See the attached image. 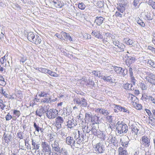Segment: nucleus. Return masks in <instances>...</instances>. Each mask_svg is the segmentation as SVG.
I'll use <instances>...</instances> for the list:
<instances>
[{
  "instance_id": "obj_1",
  "label": "nucleus",
  "mask_w": 155,
  "mask_h": 155,
  "mask_svg": "<svg viewBox=\"0 0 155 155\" xmlns=\"http://www.w3.org/2000/svg\"><path fill=\"white\" fill-rule=\"evenodd\" d=\"M116 127L118 130V133L120 134L126 133L128 130L127 125L122 122H118L116 124Z\"/></svg>"
},
{
  "instance_id": "obj_2",
  "label": "nucleus",
  "mask_w": 155,
  "mask_h": 155,
  "mask_svg": "<svg viewBox=\"0 0 155 155\" xmlns=\"http://www.w3.org/2000/svg\"><path fill=\"white\" fill-rule=\"evenodd\" d=\"M41 146L43 152L45 153V155L46 154H51V149L48 143L45 141L42 142Z\"/></svg>"
},
{
  "instance_id": "obj_3",
  "label": "nucleus",
  "mask_w": 155,
  "mask_h": 155,
  "mask_svg": "<svg viewBox=\"0 0 155 155\" xmlns=\"http://www.w3.org/2000/svg\"><path fill=\"white\" fill-rule=\"evenodd\" d=\"M58 113V110L56 109H50L47 111V116L49 119H54L57 116Z\"/></svg>"
},
{
  "instance_id": "obj_4",
  "label": "nucleus",
  "mask_w": 155,
  "mask_h": 155,
  "mask_svg": "<svg viewBox=\"0 0 155 155\" xmlns=\"http://www.w3.org/2000/svg\"><path fill=\"white\" fill-rule=\"evenodd\" d=\"M95 150L98 153H101L104 151V146L101 143H99L94 145Z\"/></svg>"
},
{
  "instance_id": "obj_5",
  "label": "nucleus",
  "mask_w": 155,
  "mask_h": 155,
  "mask_svg": "<svg viewBox=\"0 0 155 155\" xmlns=\"http://www.w3.org/2000/svg\"><path fill=\"white\" fill-rule=\"evenodd\" d=\"M141 143L146 147H149L150 145V139L147 136H143L141 139Z\"/></svg>"
},
{
  "instance_id": "obj_6",
  "label": "nucleus",
  "mask_w": 155,
  "mask_h": 155,
  "mask_svg": "<svg viewBox=\"0 0 155 155\" xmlns=\"http://www.w3.org/2000/svg\"><path fill=\"white\" fill-rule=\"evenodd\" d=\"M66 142L67 144L71 145L72 147H76L77 144V143H75L73 138L70 136L66 137Z\"/></svg>"
},
{
  "instance_id": "obj_7",
  "label": "nucleus",
  "mask_w": 155,
  "mask_h": 155,
  "mask_svg": "<svg viewBox=\"0 0 155 155\" xmlns=\"http://www.w3.org/2000/svg\"><path fill=\"white\" fill-rule=\"evenodd\" d=\"M55 126L57 129H60L61 127V124L64 122V119L62 117H58L56 119Z\"/></svg>"
},
{
  "instance_id": "obj_8",
  "label": "nucleus",
  "mask_w": 155,
  "mask_h": 155,
  "mask_svg": "<svg viewBox=\"0 0 155 155\" xmlns=\"http://www.w3.org/2000/svg\"><path fill=\"white\" fill-rule=\"evenodd\" d=\"M114 70L115 72L121 75H126V73L127 72L126 70L123 69L121 67H115L114 68Z\"/></svg>"
},
{
  "instance_id": "obj_9",
  "label": "nucleus",
  "mask_w": 155,
  "mask_h": 155,
  "mask_svg": "<svg viewBox=\"0 0 155 155\" xmlns=\"http://www.w3.org/2000/svg\"><path fill=\"white\" fill-rule=\"evenodd\" d=\"M102 78L105 81L110 83H115L116 81L115 79L113 77H111L110 76L107 75L103 76Z\"/></svg>"
},
{
  "instance_id": "obj_10",
  "label": "nucleus",
  "mask_w": 155,
  "mask_h": 155,
  "mask_svg": "<svg viewBox=\"0 0 155 155\" xmlns=\"http://www.w3.org/2000/svg\"><path fill=\"white\" fill-rule=\"evenodd\" d=\"M53 150L56 152H58L60 150L59 147V144L57 140H55L54 143L51 144Z\"/></svg>"
},
{
  "instance_id": "obj_11",
  "label": "nucleus",
  "mask_w": 155,
  "mask_h": 155,
  "mask_svg": "<svg viewBox=\"0 0 155 155\" xmlns=\"http://www.w3.org/2000/svg\"><path fill=\"white\" fill-rule=\"evenodd\" d=\"M96 111L98 112L100 114H102L105 116H106L109 114L108 111L104 108H98L96 109Z\"/></svg>"
},
{
  "instance_id": "obj_12",
  "label": "nucleus",
  "mask_w": 155,
  "mask_h": 155,
  "mask_svg": "<svg viewBox=\"0 0 155 155\" xmlns=\"http://www.w3.org/2000/svg\"><path fill=\"white\" fill-rule=\"evenodd\" d=\"M128 97L129 100L131 101V102L133 104L137 101V97L134 95L131 94H128Z\"/></svg>"
},
{
  "instance_id": "obj_13",
  "label": "nucleus",
  "mask_w": 155,
  "mask_h": 155,
  "mask_svg": "<svg viewBox=\"0 0 155 155\" xmlns=\"http://www.w3.org/2000/svg\"><path fill=\"white\" fill-rule=\"evenodd\" d=\"M46 110H45L43 107L37 110L36 112L37 115L41 117L43 114L46 112Z\"/></svg>"
},
{
  "instance_id": "obj_14",
  "label": "nucleus",
  "mask_w": 155,
  "mask_h": 155,
  "mask_svg": "<svg viewBox=\"0 0 155 155\" xmlns=\"http://www.w3.org/2000/svg\"><path fill=\"white\" fill-rule=\"evenodd\" d=\"M104 18L101 16L96 17L95 20V22L96 24L99 25H100L103 23Z\"/></svg>"
},
{
  "instance_id": "obj_15",
  "label": "nucleus",
  "mask_w": 155,
  "mask_h": 155,
  "mask_svg": "<svg viewBox=\"0 0 155 155\" xmlns=\"http://www.w3.org/2000/svg\"><path fill=\"white\" fill-rule=\"evenodd\" d=\"M32 144L33 145V149L37 150L39 149L40 147V144L39 142H36L33 139H31Z\"/></svg>"
},
{
  "instance_id": "obj_16",
  "label": "nucleus",
  "mask_w": 155,
  "mask_h": 155,
  "mask_svg": "<svg viewBox=\"0 0 155 155\" xmlns=\"http://www.w3.org/2000/svg\"><path fill=\"white\" fill-rule=\"evenodd\" d=\"M123 87L126 90L132 91L134 90V87H133L132 84L127 83L124 85Z\"/></svg>"
},
{
  "instance_id": "obj_17",
  "label": "nucleus",
  "mask_w": 155,
  "mask_h": 155,
  "mask_svg": "<svg viewBox=\"0 0 155 155\" xmlns=\"http://www.w3.org/2000/svg\"><path fill=\"white\" fill-rule=\"evenodd\" d=\"M126 4L125 3H121L120 4V5L118 6L117 8L118 10L121 12L123 13L125 10Z\"/></svg>"
},
{
  "instance_id": "obj_18",
  "label": "nucleus",
  "mask_w": 155,
  "mask_h": 155,
  "mask_svg": "<svg viewBox=\"0 0 155 155\" xmlns=\"http://www.w3.org/2000/svg\"><path fill=\"white\" fill-rule=\"evenodd\" d=\"M118 155H127L125 149L124 148L120 147L118 149Z\"/></svg>"
},
{
  "instance_id": "obj_19",
  "label": "nucleus",
  "mask_w": 155,
  "mask_h": 155,
  "mask_svg": "<svg viewBox=\"0 0 155 155\" xmlns=\"http://www.w3.org/2000/svg\"><path fill=\"white\" fill-rule=\"evenodd\" d=\"M68 127L70 128L74 127L76 125V121H74L73 120L68 121Z\"/></svg>"
},
{
  "instance_id": "obj_20",
  "label": "nucleus",
  "mask_w": 155,
  "mask_h": 155,
  "mask_svg": "<svg viewBox=\"0 0 155 155\" xmlns=\"http://www.w3.org/2000/svg\"><path fill=\"white\" fill-rule=\"evenodd\" d=\"M151 77H146L145 79L147 81L149 82L151 84H155V78H151Z\"/></svg>"
},
{
  "instance_id": "obj_21",
  "label": "nucleus",
  "mask_w": 155,
  "mask_h": 155,
  "mask_svg": "<svg viewBox=\"0 0 155 155\" xmlns=\"http://www.w3.org/2000/svg\"><path fill=\"white\" fill-rule=\"evenodd\" d=\"M51 97H45L41 100V102L44 103H49L51 102Z\"/></svg>"
},
{
  "instance_id": "obj_22",
  "label": "nucleus",
  "mask_w": 155,
  "mask_h": 155,
  "mask_svg": "<svg viewBox=\"0 0 155 155\" xmlns=\"http://www.w3.org/2000/svg\"><path fill=\"white\" fill-rule=\"evenodd\" d=\"M4 137L6 143H8L10 141H11V137L10 135H8L5 133L4 135Z\"/></svg>"
},
{
  "instance_id": "obj_23",
  "label": "nucleus",
  "mask_w": 155,
  "mask_h": 155,
  "mask_svg": "<svg viewBox=\"0 0 155 155\" xmlns=\"http://www.w3.org/2000/svg\"><path fill=\"white\" fill-rule=\"evenodd\" d=\"M79 104L82 107H86L87 105V101L84 98H81Z\"/></svg>"
},
{
  "instance_id": "obj_24",
  "label": "nucleus",
  "mask_w": 155,
  "mask_h": 155,
  "mask_svg": "<svg viewBox=\"0 0 155 155\" xmlns=\"http://www.w3.org/2000/svg\"><path fill=\"white\" fill-rule=\"evenodd\" d=\"M91 34L92 35L94 36L96 38H101V35L98 31H94L92 32Z\"/></svg>"
},
{
  "instance_id": "obj_25",
  "label": "nucleus",
  "mask_w": 155,
  "mask_h": 155,
  "mask_svg": "<svg viewBox=\"0 0 155 155\" xmlns=\"http://www.w3.org/2000/svg\"><path fill=\"white\" fill-rule=\"evenodd\" d=\"M108 142L109 143L115 144L117 142V141L116 140L115 137H109V138L108 140Z\"/></svg>"
},
{
  "instance_id": "obj_26",
  "label": "nucleus",
  "mask_w": 155,
  "mask_h": 155,
  "mask_svg": "<svg viewBox=\"0 0 155 155\" xmlns=\"http://www.w3.org/2000/svg\"><path fill=\"white\" fill-rule=\"evenodd\" d=\"M114 110L115 112H117L118 111H121V106L116 104L114 105Z\"/></svg>"
},
{
  "instance_id": "obj_27",
  "label": "nucleus",
  "mask_w": 155,
  "mask_h": 155,
  "mask_svg": "<svg viewBox=\"0 0 155 155\" xmlns=\"http://www.w3.org/2000/svg\"><path fill=\"white\" fill-rule=\"evenodd\" d=\"M136 60V58L134 57H129L127 60L126 61L128 62L129 64L134 63Z\"/></svg>"
},
{
  "instance_id": "obj_28",
  "label": "nucleus",
  "mask_w": 155,
  "mask_h": 155,
  "mask_svg": "<svg viewBox=\"0 0 155 155\" xmlns=\"http://www.w3.org/2000/svg\"><path fill=\"white\" fill-rule=\"evenodd\" d=\"M137 137V135L135 134V133H134L131 131L129 136L128 138L130 139V140H134Z\"/></svg>"
},
{
  "instance_id": "obj_29",
  "label": "nucleus",
  "mask_w": 155,
  "mask_h": 155,
  "mask_svg": "<svg viewBox=\"0 0 155 155\" xmlns=\"http://www.w3.org/2000/svg\"><path fill=\"white\" fill-rule=\"evenodd\" d=\"M47 73L51 76L54 77H58V75L54 72L50 70L48 71Z\"/></svg>"
},
{
  "instance_id": "obj_30",
  "label": "nucleus",
  "mask_w": 155,
  "mask_h": 155,
  "mask_svg": "<svg viewBox=\"0 0 155 155\" xmlns=\"http://www.w3.org/2000/svg\"><path fill=\"white\" fill-rule=\"evenodd\" d=\"M114 38V36L113 35L108 33H106L104 35V38H105L106 39H110L111 38V39H113Z\"/></svg>"
},
{
  "instance_id": "obj_31",
  "label": "nucleus",
  "mask_w": 155,
  "mask_h": 155,
  "mask_svg": "<svg viewBox=\"0 0 155 155\" xmlns=\"http://www.w3.org/2000/svg\"><path fill=\"white\" fill-rule=\"evenodd\" d=\"M6 84L4 78L2 76H0V84L4 86Z\"/></svg>"
},
{
  "instance_id": "obj_32",
  "label": "nucleus",
  "mask_w": 155,
  "mask_h": 155,
  "mask_svg": "<svg viewBox=\"0 0 155 155\" xmlns=\"http://www.w3.org/2000/svg\"><path fill=\"white\" fill-rule=\"evenodd\" d=\"M131 128L132 132L134 133H135V134L137 136L138 131H139V130L138 129L137 127L136 126H133Z\"/></svg>"
},
{
  "instance_id": "obj_33",
  "label": "nucleus",
  "mask_w": 155,
  "mask_h": 155,
  "mask_svg": "<svg viewBox=\"0 0 155 155\" xmlns=\"http://www.w3.org/2000/svg\"><path fill=\"white\" fill-rule=\"evenodd\" d=\"M145 98L146 99H149V100L151 101L153 103L155 104V98L153 97L152 96H146V97Z\"/></svg>"
},
{
  "instance_id": "obj_34",
  "label": "nucleus",
  "mask_w": 155,
  "mask_h": 155,
  "mask_svg": "<svg viewBox=\"0 0 155 155\" xmlns=\"http://www.w3.org/2000/svg\"><path fill=\"white\" fill-rule=\"evenodd\" d=\"M132 104H133L134 107L137 110H140L142 108L141 105L137 104V102Z\"/></svg>"
},
{
  "instance_id": "obj_35",
  "label": "nucleus",
  "mask_w": 155,
  "mask_h": 155,
  "mask_svg": "<svg viewBox=\"0 0 155 155\" xmlns=\"http://www.w3.org/2000/svg\"><path fill=\"white\" fill-rule=\"evenodd\" d=\"M34 126L35 129V130L38 132H39L40 130L41 131L42 129L39 127L35 122H34Z\"/></svg>"
},
{
  "instance_id": "obj_36",
  "label": "nucleus",
  "mask_w": 155,
  "mask_h": 155,
  "mask_svg": "<svg viewBox=\"0 0 155 155\" xmlns=\"http://www.w3.org/2000/svg\"><path fill=\"white\" fill-rule=\"evenodd\" d=\"M93 133L95 135H97V137L100 138H103L105 136L103 133L101 132H100V134H99L98 135L97 133L96 132H94V131Z\"/></svg>"
},
{
  "instance_id": "obj_37",
  "label": "nucleus",
  "mask_w": 155,
  "mask_h": 155,
  "mask_svg": "<svg viewBox=\"0 0 155 155\" xmlns=\"http://www.w3.org/2000/svg\"><path fill=\"white\" fill-rule=\"evenodd\" d=\"M113 42V44L114 45L117 46L119 48L120 47V44L119 41H118V39H114Z\"/></svg>"
},
{
  "instance_id": "obj_38",
  "label": "nucleus",
  "mask_w": 155,
  "mask_h": 155,
  "mask_svg": "<svg viewBox=\"0 0 155 155\" xmlns=\"http://www.w3.org/2000/svg\"><path fill=\"white\" fill-rule=\"evenodd\" d=\"M47 94H48L45 93V92L44 91H41L40 93L38 94V96L40 97H46Z\"/></svg>"
},
{
  "instance_id": "obj_39",
  "label": "nucleus",
  "mask_w": 155,
  "mask_h": 155,
  "mask_svg": "<svg viewBox=\"0 0 155 155\" xmlns=\"http://www.w3.org/2000/svg\"><path fill=\"white\" fill-rule=\"evenodd\" d=\"M140 86L142 90H146L147 88V86L145 83H141Z\"/></svg>"
},
{
  "instance_id": "obj_40",
  "label": "nucleus",
  "mask_w": 155,
  "mask_h": 155,
  "mask_svg": "<svg viewBox=\"0 0 155 155\" xmlns=\"http://www.w3.org/2000/svg\"><path fill=\"white\" fill-rule=\"evenodd\" d=\"M146 19L148 20H151L153 19V17L152 16V15L151 14L147 13L145 15Z\"/></svg>"
},
{
  "instance_id": "obj_41",
  "label": "nucleus",
  "mask_w": 155,
  "mask_h": 155,
  "mask_svg": "<svg viewBox=\"0 0 155 155\" xmlns=\"http://www.w3.org/2000/svg\"><path fill=\"white\" fill-rule=\"evenodd\" d=\"M85 5L83 3H79L78 5V8L81 10L84 9L85 8Z\"/></svg>"
},
{
  "instance_id": "obj_42",
  "label": "nucleus",
  "mask_w": 155,
  "mask_h": 155,
  "mask_svg": "<svg viewBox=\"0 0 155 155\" xmlns=\"http://www.w3.org/2000/svg\"><path fill=\"white\" fill-rule=\"evenodd\" d=\"M62 35L64 36V38L65 39H71V37L68 34L65 32L63 33Z\"/></svg>"
},
{
  "instance_id": "obj_43",
  "label": "nucleus",
  "mask_w": 155,
  "mask_h": 155,
  "mask_svg": "<svg viewBox=\"0 0 155 155\" xmlns=\"http://www.w3.org/2000/svg\"><path fill=\"white\" fill-rule=\"evenodd\" d=\"M35 35L33 33H30L28 34V39H34Z\"/></svg>"
},
{
  "instance_id": "obj_44",
  "label": "nucleus",
  "mask_w": 155,
  "mask_h": 155,
  "mask_svg": "<svg viewBox=\"0 0 155 155\" xmlns=\"http://www.w3.org/2000/svg\"><path fill=\"white\" fill-rule=\"evenodd\" d=\"M149 3L153 8L155 9V2L152 0H149Z\"/></svg>"
},
{
  "instance_id": "obj_45",
  "label": "nucleus",
  "mask_w": 155,
  "mask_h": 155,
  "mask_svg": "<svg viewBox=\"0 0 155 155\" xmlns=\"http://www.w3.org/2000/svg\"><path fill=\"white\" fill-rule=\"evenodd\" d=\"M106 120L109 123H110L112 122V116H107L106 117Z\"/></svg>"
},
{
  "instance_id": "obj_46",
  "label": "nucleus",
  "mask_w": 155,
  "mask_h": 155,
  "mask_svg": "<svg viewBox=\"0 0 155 155\" xmlns=\"http://www.w3.org/2000/svg\"><path fill=\"white\" fill-rule=\"evenodd\" d=\"M125 42L127 45H132L133 43V41L132 39H126Z\"/></svg>"
},
{
  "instance_id": "obj_47",
  "label": "nucleus",
  "mask_w": 155,
  "mask_h": 155,
  "mask_svg": "<svg viewBox=\"0 0 155 155\" xmlns=\"http://www.w3.org/2000/svg\"><path fill=\"white\" fill-rule=\"evenodd\" d=\"M12 117L11 115L9 113H8L5 117V119L6 120L8 121L10 120Z\"/></svg>"
},
{
  "instance_id": "obj_48",
  "label": "nucleus",
  "mask_w": 155,
  "mask_h": 155,
  "mask_svg": "<svg viewBox=\"0 0 155 155\" xmlns=\"http://www.w3.org/2000/svg\"><path fill=\"white\" fill-rule=\"evenodd\" d=\"M78 139L80 140L81 141H83L84 140V138L83 137V135H80L79 134L80 131H78Z\"/></svg>"
},
{
  "instance_id": "obj_49",
  "label": "nucleus",
  "mask_w": 155,
  "mask_h": 155,
  "mask_svg": "<svg viewBox=\"0 0 155 155\" xmlns=\"http://www.w3.org/2000/svg\"><path fill=\"white\" fill-rule=\"evenodd\" d=\"M48 70L46 68H41L40 69V72L43 73H47L48 71Z\"/></svg>"
},
{
  "instance_id": "obj_50",
  "label": "nucleus",
  "mask_w": 155,
  "mask_h": 155,
  "mask_svg": "<svg viewBox=\"0 0 155 155\" xmlns=\"http://www.w3.org/2000/svg\"><path fill=\"white\" fill-rule=\"evenodd\" d=\"M146 74L147 76V77H151V78H155V76L151 73L150 72H146Z\"/></svg>"
},
{
  "instance_id": "obj_51",
  "label": "nucleus",
  "mask_w": 155,
  "mask_h": 155,
  "mask_svg": "<svg viewBox=\"0 0 155 155\" xmlns=\"http://www.w3.org/2000/svg\"><path fill=\"white\" fill-rule=\"evenodd\" d=\"M137 23L141 25L142 27H144L145 24L142 21L139 19L137 21Z\"/></svg>"
},
{
  "instance_id": "obj_52",
  "label": "nucleus",
  "mask_w": 155,
  "mask_h": 155,
  "mask_svg": "<svg viewBox=\"0 0 155 155\" xmlns=\"http://www.w3.org/2000/svg\"><path fill=\"white\" fill-rule=\"evenodd\" d=\"M148 62L153 67L155 68V63L152 60H150L148 61Z\"/></svg>"
},
{
  "instance_id": "obj_53",
  "label": "nucleus",
  "mask_w": 155,
  "mask_h": 155,
  "mask_svg": "<svg viewBox=\"0 0 155 155\" xmlns=\"http://www.w3.org/2000/svg\"><path fill=\"white\" fill-rule=\"evenodd\" d=\"M22 134H23L21 131H19L18 132L17 134L18 137L20 139H23V137L22 135Z\"/></svg>"
},
{
  "instance_id": "obj_54",
  "label": "nucleus",
  "mask_w": 155,
  "mask_h": 155,
  "mask_svg": "<svg viewBox=\"0 0 155 155\" xmlns=\"http://www.w3.org/2000/svg\"><path fill=\"white\" fill-rule=\"evenodd\" d=\"M149 123L151 124H153V123H154V121L155 119L154 118H153L152 117H149Z\"/></svg>"
},
{
  "instance_id": "obj_55",
  "label": "nucleus",
  "mask_w": 155,
  "mask_h": 155,
  "mask_svg": "<svg viewBox=\"0 0 155 155\" xmlns=\"http://www.w3.org/2000/svg\"><path fill=\"white\" fill-rule=\"evenodd\" d=\"M148 49L151 51L153 53L155 54V48L151 46H148Z\"/></svg>"
},
{
  "instance_id": "obj_56",
  "label": "nucleus",
  "mask_w": 155,
  "mask_h": 155,
  "mask_svg": "<svg viewBox=\"0 0 155 155\" xmlns=\"http://www.w3.org/2000/svg\"><path fill=\"white\" fill-rule=\"evenodd\" d=\"M130 77L131 78V82L134 85H135L136 81V80H135L134 77L133 76V75L132 76H130Z\"/></svg>"
},
{
  "instance_id": "obj_57",
  "label": "nucleus",
  "mask_w": 155,
  "mask_h": 155,
  "mask_svg": "<svg viewBox=\"0 0 155 155\" xmlns=\"http://www.w3.org/2000/svg\"><path fill=\"white\" fill-rule=\"evenodd\" d=\"M120 111H123L124 112H127L129 113V111L127 108H125L124 107H122Z\"/></svg>"
},
{
  "instance_id": "obj_58",
  "label": "nucleus",
  "mask_w": 155,
  "mask_h": 155,
  "mask_svg": "<svg viewBox=\"0 0 155 155\" xmlns=\"http://www.w3.org/2000/svg\"><path fill=\"white\" fill-rule=\"evenodd\" d=\"M14 114L18 117H19L20 115V112L19 110H15Z\"/></svg>"
},
{
  "instance_id": "obj_59",
  "label": "nucleus",
  "mask_w": 155,
  "mask_h": 155,
  "mask_svg": "<svg viewBox=\"0 0 155 155\" xmlns=\"http://www.w3.org/2000/svg\"><path fill=\"white\" fill-rule=\"evenodd\" d=\"M140 0H134L133 5L135 7L139 3V1Z\"/></svg>"
},
{
  "instance_id": "obj_60",
  "label": "nucleus",
  "mask_w": 155,
  "mask_h": 155,
  "mask_svg": "<svg viewBox=\"0 0 155 155\" xmlns=\"http://www.w3.org/2000/svg\"><path fill=\"white\" fill-rule=\"evenodd\" d=\"M92 114L90 113H86L85 114V117L88 118L91 117L92 116Z\"/></svg>"
},
{
  "instance_id": "obj_61",
  "label": "nucleus",
  "mask_w": 155,
  "mask_h": 155,
  "mask_svg": "<svg viewBox=\"0 0 155 155\" xmlns=\"http://www.w3.org/2000/svg\"><path fill=\"white\" fill-rule=\"evenodd\" d=\"M122 15L119 12H117L115 14V15L117 17H119L121 18Z\"/></svg>"
},
{
  "instance_id": "obj_62",
  "label": "nucleus",
  "mask_w": 155,
  "mask_h": 155,
  "mask_svg": "<svg viewBox=\"0 0 155 155\" xmlns=\"http://www.w3.org/2000/svg\"><path fill=\"white\" fill-rule=\"evenodd\" d=\"M6 105L4 104H0V109H1L2 110H3Z\"/></svg>"
},
{
  "instance_id": "obj_63",
  "label": "nucleus",
  "mask_w": 155,
  "mask_h": 155,
  "mask_svg": "<svg viewBox=\"0 0 155 155\" xmlns=\"http://www.w3.org/2000/svg\"><path fill=\"white\" fill-rule=\"evenodd\" d=\"M74 103L75 104H79L80 103V100L79 99V100L77 98H75L73 100Z\"/></svg>"
},
{
  "instance_id": "obj_64",
  "label": "nucleus",
  "mask_w": 155,
  "mask_h": 155,
  "mask_svg": "<svg viewBox=\"0 0 155 155\" xmlns=\"http://www.w3.org/2000/svg\"><path fill=\"white\" fill-rule=\"evenodd\" d=\"M128 71L129 72V73L130 74V76H132L133 75V72H132V68H129V69Z\"/></svg>"
}]
</instances>
